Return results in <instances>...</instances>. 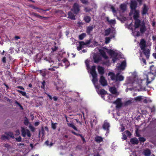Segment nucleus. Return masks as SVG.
Instances as JSON below:
<instances>
[{
    "label": "nucleus",
    "mask_w": 156,
    "mask_h": 156,
    "mask_svg": "<svg viewBox=\"0 0 156 156\" xmlns=\"http://www.w3.org/2000/svg\"><path fill=\"white\" fill-rule=\"evenodd\" d=\"M122 139L123 140H125L127 139V137L126 135L124 133H122Z\"/></svg>",
    "instance_id": "obj_53"
},
{
    "label": "nucleus",
    "mask_w": 156,
    "mask_h": 156,
    "mask_svg": "<svg viewBox=\"0 0 156 156\" xmlns=\"http://www.w3.org/2000/svg\"><path fill=\"white\" fill-rule=\"evenodd\" d=\"M84 20L87 23H89L91 20L90 17L88 16H85L84 18Z\"/></svg>",
    "instance_id": "obj_32"
},
{
    "label": "nucleus",
    "mask_w": 156,
    "mask_h": 156,
    "mask_svg": "<svg viewBox=\"0 0 156 156\" xmlns=\"http://www.w3.org/2000/svg\"><path fill=\"white\" fill-rule=\"evenodd\" d=\"M21 129L22 136L23 137H25L26 135L28 137H30L31 134L29 130L27 129H25L23 127H21Z\"/></svg>",
    "instance_id": "obj_9"
},
{
    "label": "nucleus",
    "mask_w": 156,
    "mask_h": 156,
    "mask_svg": "<svg viewBox=\"0 0 156 156\" xmlns=\"http://www.w3.org/2000/svg\"><path fill=\"white\" fill-rule=\"evenodd\" d=\"M133 99V101H138L142 102L143 101V99H144V96H139L136 97L134 98Z\"/></svg>",
    "instance_id": "obj_20"
},
{
    "label": "nucleus",
    "mask_w": 156,
    "mask_h": 156,
    "mask_svg": "<svg viewBox=\"0 0 156 156\" xmlns=\"http://www.w3.org/2000/svg\"><path fill=\"white\" fill-rule=\"evenodd\" d=\"M20 134V131L19 130H17L16 131V134L18 135Z\"/></svg>",
    "instance_id": "obj_59"
},
{
    "label": "nucleus",
    "mask_w": 156,
    "mask_h": 156,
    "mask_svg": "<svg viewBox=\"0 0 156 156\" xmlns=\"http://www.w3.org/2000/svg\"><path fill=\"white\" fill-rule=\"evenodd\" d=\"M139 141L141 142H144L146 140V139L143 137H140L139 138Z\"/></svg>",
    "instance_id": "obj_47"
},
{
    "label": "nucleus",
    "mask_w": 156,
    "mask_h": 156,
    "mask_svg": "<svg viewBox=\"0 0 156 156\" xmlns=\"http://www.w3.org/2000/svg\"><path fill=\"white\" fill-rule=\"evenodd\" d=\"M2 140L8 139V136L7 135H2Z\"/></svg>",
    "instance_id": "obj_50"
},
{
    "label": "nucleus",
    "mask_w": 156,
    "mask_h": 156,
    "mask_svg": "<svg viewBox=\"0 0 156 156\" xmlns=\"http://www.w3.org/2000/svg\"><path fill=\"white\" fill-rule=\"evenodd\" d=\"M103 129L107 131V133L105 135L107 136L108 133H109V128L110 127V125L109 123L107 122V121H104L103 124L102 126Z\"/></svg>",
    "instance_id": "obj_10"
},
{
    "label": "nucleus",
    "mask_w": 156,
    "mask_h": 156,
    "mask_svg": "<svg viewBox=\"0 0 156 156\" xmlns=\"http://www.w3.org/2000/svg\"><path fill=\"white\" fill-rule=\"evenodd\" d=\"M148 9V8L145 4L144 5V6L142 9V14L143 15H145L147 13V12Z\"/></svg>",
    "instance_id": "obj_25"
},
{
    "label": "nucleus",
    "mask_w": 156,
    "mask_h": 156,
    "mask_svg": "<svg viewBox=\"0 0 156 156\" xmlns=\"http://www.w3.org/2000/svg\"><path fill=\"white\" fill-rule=\"evenodd\" d=\"M113 103L116 105L117 108H119L122 105L121 99L120 98H118L116 101L113 102Z\"/></svg>",
    "instance_id": "obj_13"
},
{
    "label": "nucleus",
    "mask_w": 156,
    "mask_h": 156,
    "mask_svg": "<svg viewBox=\"0 0 156 156\" xmlns=\"http://www.w3.org/2000/svg\"><path fill=\"white\" fill-rule=\"evenodd\" d=\"M126 66V63L125 61H123L121 64L117 66V67L118 70H123L124 69Z\"/></svg>",
    "instance_id": "obj_14"
},
{
    "label": "nucleus",
    "mask_w": 156,
    "mask_h": 156,
    "mask_svg": "<svg viewBox=\"0 0 156 156\" xmlns=\"http://www.w3.org/2000/svg\"><path fill=\"white\" fill-rule=\"evenodd\" d=\"M110 91L113 94H115V97L119 94V93L117 92L116 88L115 87H111L109 89Z\"/></svg>",
    "instance_id": "obj_17"
},
{
    "label": "nucleus",
    "mask_w": 156,
    "mask_h": 156,
    "mask_svg": "<svg viewBox=\"0 0 156 156\" xmlns=\"http://www.w3.org/2000/svg\"><path fill=\"white\" fill-rule=\"evenodd\" d=\"M49 73V71L46 69H44L40 71V73L41 75L43 77L45 76Z\"/></svg>",
    "instance_id": "obj_27"
},
{
    "label": "nucleus",
    "mask_w": 156,
    "mask_h": 156,
    "mask_svg": "<svg viewBox=\"0 0 156 156\" xmlns=\"http://www.w3.org/2000/svg\"><path fill=\"white\" fill-rule=\"evenodd\" d=\"M143 154L145 156H149L151 154V152L149 149H146L144 151Z\"/></svg>",
    "instance_id": "obj_29"
},
{
    "label": "nucleus",
    "mask_w": 156,
    "mask_h": 156,
    "mask_svg": "<svg viewBox=\"0 0 156 156\" xmlns=\"http://www.w3.org/2000/svg\"><path fill=\"white\" fill-rule=\"evenodd\" d=\"M4 146L5 148H7L8 150H9L11 149L12 147L10 145L7 144H5L4 145Z\"/></svg>",
    "instance_id": "obj_42"
},
{
    "label": "nucleus",
    "mask_w": 156,
    "mask_h": 156,
    "mask_svg": "<svg viewBox=\"0 0 156 156\" xmlns=\"http://www.w3.org/2000/svg\"><path fill=\"white\" fill-rule=\"evenodd\" d=\"M5 134L8 136L14 138V136L13 134L11 132H6L5 133Z\"/></svg>",
    "instance_id": "obj_39"
},
{
    "label": "nucleus",
    "mask_w": 156,
    "mask_h": 156,
    "mask_svg": "<svg viewBox=\"0 0 156 156\" xmlns=\"http://www.w3.org/2000/svg\"><path fill=\"white\" fill-rule=\"evenodd\" d=\"M115 34V30L113 28H109L106 30L105 31V35H109L111 37H114Z\"/></svg>",
    "instance_id": "obj_7"
},
{
    "label": "nucleus",
    "mask_w": 156,
    "mask_h": 156,
    "mask_svg": "<svg viewBox=\"0 0 156 156\" xmlns=\"http://www.w3.org/2000/svg\"><path fill=\"white\" fill-rule=\"evenodd\" d=\"M45 144L48 146H49V142L48 141H47L45 142Z\"/></svg>",
    "instance_id": "obj_62"
},
{
    "label": "nucleus",
    "mask_w": 156,
    "mask_h": 156,
    "mask_svg": "<svg viewBox=\"0 0 156 156\" xmlns=\"http://www.w3.org/2000/svg\"><path fill=\"white\" fill-rule=\"evenodd\" d=\"M150 73L154 75H156V68L153 65H152L150 67Z\"/></svg>",
    "instance_id": "obj_26"
},
{
    "label": "nucleus",
    "mask_w": 156,
    "mask_h": 156,
    "mask_svg": "<svg viewBox=\"0 0 156 156\" xmlns=\"http://www.w3.org/2000/svg\"><path fill=\"white\" fill-rule=\"evenodd\" d=\"M56 88V89L59 91L61 90L60 89L64 87L63 86V84L62 81L60 80L57 79L55 81Z\"/></svg>",
    "instance_id": "obj_8"
},
{
    "label": "nucleus",
    "mask_w": 156,
    "mask_h": 156,
    "mask_svg": "<svg viewBox=\"0 0 156 156\" xmlns=\"http://www.w3.org/2000/svg\"><path fill=\"white\" fill-rule=\"evenodd\" d=\"M144 99H143V101L142 102L144 103H147L149 102H151V101L148 98H146L145 97H144Z\"/></svg>",
    "instance_id": "obj_37"
},
{
    "label": "nucleus",
    "mask_w": 156,
    "mask_h": 156,
    "mask_svg": "<svg viewBox=\"0 0 156 156\" xmlns=\"http://www.w3.org/2000/svg\"><path fill=\"white\" fill-rule=\"evenodd\" d=\"M18 91L23 96H26V93L25 92L22 91L20 90H18Z\"/></svg>",
    "instance_id": "obj_52"
},
{
    "label": "nucleus",
    "mask_w": 156,
    "mask_h": 156,
    "mask_svg": "<svg viewBox=\"0 0 156 156\" xmlns=\"http://www.w3.org/2000/svg\"><path fill=\"white\" fill-rule=\"evenodd\" d=\"M91 10V9L88 7H85L84 11L86 12H89Z\"/></svg>",
    "instance_id": "obj_51"
},
{
    "label": "nucleus",
    "mask_w": 156,
    "mask_h": 156,
    "mask_svg": "<svg viewBox=\"0 0 156 156\" xmlns=\"http://www.w3.org/2000/svg\"><path fill=\"white\" fill-rule=\"evenodd\" d=\"M98 69L99 73L101 74V76H103L104 73V68L100 66H98Z\"/></svg>",
    "instance_id": "obj_28"
},
{
    "label": "nucleus",
    "mask_w": 156,
    "mask_h": 156,
    "mask_svg": "<svg viewBox=\"0 0 156 156\" xmlns=\"http://www.w3.org/2000/svg\"><path fill=\"white\" fill-rule=\"evenodd\" d=\"M86 36L85 33H83L79 36V39L80 40H83Z\"/></svg>",
    "instance_id": "obj_36"
},
{
    "label": "nucleus",
    "mask_w": 156,
    "mask_h": 156,
    "mask_svg": "<svg viewBox=\"0 0 156 156\" xmlns=\"http://www.w3.org/2000/svg\"><path fill=\"white\" fill-rule=\"evenodd\" d=\"M95 66H92L90 69V73L92 76V82L96 89V91L98 94L101 95L102 98L104 99L105 100V97H107L109 99H110V98L113 97L112 95L107 94L106 92L104 89L99 90L100 85L96 84V83L97 82L98 80L97 78V74L95 71Z\"/></svg>",
    "instance_id": "obj_2"
},
{
    "label": "nucleus",
    "mask_w": 156,
    "mask_h": 156,
    "mask_svg": "<svg viewBox=\"0 0 156 156\" xmlns=\"http://www.w3.org/2000/svg\"><path fill=\"white\" fill-rule=\"evenodd\" d=\"M16 140L18 142H20L21 140V138L20 136H19L18 137L16 138Z\"/></svg>",
    "instance_id": "obj_55"
},
{
    "label": "nucleus",
    "mask_w": 156,
    "mask_h": 156,
    "mask_svg": "<svg viewBox=\"0 0 156 156\" xmlns=\"http://www.w3.org/2000/svg\"><path fill=\"white\" fill-rule=\"evenodd\" d=\"M108 52L112 57L113 62L115 63L117 59V56L118 54V51L115 50H110Z\"/></svg>",
    "instance_id": "obj_6"
},
{
    "label": "nucleus",
    "mask_w": 156,
    "mask_h": 156,
    "mask_svg": "<svg viewBox=\"0 0 156 156\" xmlns=\"http://www.w3.org/2000/svg\"><path fill=\"white\" fill-rule=\"evenodd\" d=\"M130 142L132 144H137L138 143V140L136 138L131 139Z\"/></svg>",
    "instance_id": "obj_35"
},
{
    "label": "nucleus",
    "mask_w": 156,
    "mask_h": 156,
    "mask_svg": "<svg viewBox=\"0 0 156 156\" xmlns=\"http://www.w3.org/2000/svg\"><path fill=\"white\" fill-rule=\"evenodd\" d=\"M68 126L70 127H72L73 129H74L76 131H77V129L76 128L75 126L72 123H67Z\"/></svg>",
    "instance_id": "obj_34"
},
{
    "label": "nucleus",
    "mask_w": 156,
    "mask_h": 156,
    "mask_svg": "<svg viewBox=\"0 0 156 156\" xmlns=\"http://www.w3.org/2000/svg\"><path fill=\"white\" fill-rule=\"evenodd\" d=\"M39 122H36L34 124V125L35 126H37L39 124Z\"/></svg>",
    "instance_id": "obj_63"
},
{
    "label": "nucleus",
    "mask_w": 156,
    "mask_h": 156,
    "mask_svg": "<svg viewBox=\"0 0 156 156\" xmlns=\"http://www.w3.org/2000/svg\"><path fill=\"white\" fill-rule=\"evenodd\" d=\"M34 15L35 16H37V17H39V18H42V16H39V15H37V14H36V13H34Z\"/></svg>",
    "instance_id": "obj_61"
},
{
    "label": "nucleus",
    "mask_w": 156,
    "mask_h": 156,
    "mask_svg": "<svg viewBox=\"0 0 156 156\" xmlns=\"http://www.w3.org/2000/svg\"><path fill=\"white\" fill-rule=\"evenodd\" d=\"M112 38L111 37V36L106 37L105 38V43L106 44L110 42V40Z\"/></svg>",
    "instance_id": "obj_38"
},
{
    "label": "nucleus",
    "mask_w": 156,
    "mask_h": 156,
    "mask_svg": "<svg viewBox=\"0 0 156 156\" xmlns=\"http://www.w3.org/2000/svg\"><path fill=\"white\" fill-rule=\"evenodd\" d=\"M108 76H110L112 80L115 81H122L124 79V77L119 73L115 75L113 73L110 72Z\"/></svg>",
    "instance_id": "obj_5"
},
{
    "label": "nucleus",
    "mask_w": 156,
    "mask_h": 156,
    "mask_svg": "<svg viewBox=\"0 0 156 156\" xmlns=\"http://www.w3.org/2000/svg\"><path fill=\"white\" fill-rule=\"evenodd\" d=\"M137 3L135 0H132L130 4V8L131 9V12H133V10H136L137 7Z\"/></svg>",
    "instance_id": "obj_12"
},
{
    "label": "nucleus",
    "mask_w": 156,
    "mask_h": 156,
    "mask_svg": "<svg viewBox=\"0 0 156 156\" xmlns=\"http://www.w3.org/2000/svg\"><path fill=\"white\" fill-rule=\"evenodd\" d=\"M120 8L123 11H125L126 8V5L125 4H122L120 5Z\"/></svg>",
    "instance_id": "obj_33"
},
{
    "label": "nucleus",
    "mask_w": 156,
    "mask_h": 156,
    "mask_svg": "<svg viewBox=\"0 0 156 156\" xmlns=\"http://www.w3.org/2000/svg\"><path fill=\"white\" fill-rule=\"evenodd\" d=\"M153 55L154 57L156 59V53H154L153 54Z\"/></svg>",
    "instance_id": "obj_64"
},
{
    "label": "nucleus",
    "mask_w": 156,
    "mask_h": 156,
    "mask_svg": "<svg viewBox=\"0 0 156 156\" xmlns=\"http://www.w3.org/2000/svg\"><path fill=\"white\" fill-rule=\"evenodd\" d=\"M47 95L49 97V98L51 100L53 98L55 101H56L58 99V97L56 96H54L53 98H52V97L48 94H47Z\"/></svg>",
    "instance_id": "obj_40"
},
{
    "label": "nucleus",
    "mask_w": 156,
    "mask_h": 156,
    "mask_svg": "<svg viewBox=\"0 0 156 156\" xmlns=\"http://www.w3.org/2000/svg\"><path fill=\"white\" fill-rule=\"evenodd\" d=\"M94 27L92 26H89L87 27L86 32L88 34H90L91 32L92 31Z\"/></svg>",
    "instance_id": "obj_31"
},
{
    "label": "nucleus",
    "mask_w": 156,
    "mask_h": 156,
    "mask_svg": "<svg viewBox=\"0 0 156 156\" xmlns=\"http://www.w3.org/2000/svg\"><path fill=\"white\" fill-rule=\"evenodd\" d=\"M81 2L84 4H87L88 2L87 0H80Z\"/></svg>",
    "instance_id": "obj_56"
},
{
    "label": "nucleus",
    "mask_w": 156,
    "mask_h": 156,
    "mask_svg": "<svg viewBox=\"0 0 156 156\" xmlns=\"http://www.w3.org/2000/svg\"><path fill=\"white\" fill-rule=\"evenodd\" d=\"M45 82V81L44 80L43 81L41 82V87L42 88L44 89Z\"/></svg>",
    "instance_id": "obj_49"
},
{
    "label": "nucleus",
    "mask_w": 156,
    "mask_h": 156,
    "mask_svg": "<svg viewBox=\"0 0 156 156\" xmlns=\"http://www.w3.org/2000/svg\"><path fill=\"white\" fill-rule=\"evenodd\" d=\"M68 18L72 20H75V16L71 12H69L68 13Z\"/></svg>",
    "instance_id": "obj_30"
},
{
    "label": "nucleus",
    "mask_w": 156,
    "mask_h": 156,
    "mask_svg": "<svg viewBox=\"0 0 156 156\" xmlns=\"http://www.w3.org/2000/svg\"><path fill=\"white\" fill-rule=\"evenodd\" d=\"M138 30L140 32V34L138 36H139L141 33H143L146 30V28L145 26L144 23L143 22H142L141 24H140V25L138 27Z\"/></svg>",
    "instance_id": "obj_11"
},
{
    "label": "nucleus",
    "mask_w": 156,
    "mask_h": 156,
    "mask_svg": "<svg viewBox=\"0 0 156 156\" xmlns=\"http://www.w3.org/2000/svg\"><path fill=\"white\" fill-rule=\"evenodd\" d=\"M133 102V99L132 98L124 102V105L125 106H128L131 105Z\"/></svg>",
    "instance_id": "obj_21"
},
{
    "label": "nucleus",
    "mask_w": 156,
    "mask_h": 156,
    "mask_svg": "<svg viewBox=\"0 0 156 156\" xmlns=\"http://www.w3.org/2000/svg\"><path fill=\"white\" fill-rule=\"evenodd\" d=\"M79 10L80 9L78 5L76 3L74 4L73 6L72 11H73L75 14H76L78 12Z\"/></svg>",
    "instance_id": "obj_15"
},
{
    "label": "nucleus",
    "mask_w": 156,
    "mask_h": 156,
    "mask_svg": "<svg viewBox=\"0 0 156 156\" xmlns=\"http://www.w3.org/2000/svg\"><path fill=\"white\" fill-rule=\"evenodd\" d=\"M44 60L50 63H53V60L51 58L46 57L44 59Z\"/></svg>",
    "instance_id": "obj_41"
},
{
    "label": "nucleus",
    "mask_w": 156,
    "mask_h": 156,
    "mask_svg": "<svg viewBox=\"0 0 156 156\" xmlns=\"http://www.w3.org/2000/svg\"><path fill=\"white\" fill-rule=\"evenodd\" d=\"M125 133H126V134L128 136H131V133L129 131H127V130L125 132Z\"/></svg>",
    "instance_id": "obj_54"
},
{
    "label": "nucleus",
    "mask_w": 156,
    "mask_h": 156,
    "mask_svg": "<svg viewBox=\"0 0 156 156\" xmlns=\"http://www.w3.org/2000/svg\"><path fill=\"white\" fill-rule=\"evenodd\" d=\"M125 128L124 126H121V132L125 130Z\"/></svg>",
    "instance_id": "obj_60"
},
{
    "label": "nucleus",
    "mask_w": 156,
    "mask_h": 156,
    "mask_svg": "<svg viewBox=\"0 0 156 156\" xmlns=\"http://www.w3.org/2000/svg\"><path fill=\"white\" fill-rule=\"evenodd\" d=\"M106 20L108 22L109 24L111 25H114L116 23V21L115 20H109L108 17L106 18Z\"/></svg>",
    "instance_id": "obj_22"
},
{
    "label": "nucleus",
    "mask_w": 156,
    "mask_h": 156,
    "mask_svg": "<svg viewBox=\"0 0 156 156\" xmlns=\"http://www.w3.org/2000/svg\"><path fill=\"white\" fill-rule=\"evenodd\" d=\"M24 122L25 125H27L28 124V119H25Z\"/></svg>",
    "instance_id": "obj_57"
},
{
    "label": "nucleus",
    "mask_w": 156,
    "mask_h": 156,
    "mask_svg": "<svg viewBox=\"0 0 156 156\" xmlns=\"http://www.w3.org/2000/svg\"><path fill=\"white\" fill-rule=\"evenodd\" d=\"M134 11L133 18L135 20V23L134 25V29L133 30V24L131 23L129 25H128L127 27L129 29L132 30V33L133 36L136 37H138L140 34V32L138 30V27L139 26L140 23V20L138 19L139 16V12L138 10H133Z\"/></svg>",
    "instance_id": "obj_3"
},
{
    "label": "nucleus",
    "mask_w": 156,
    "mask_h": 156,
    "mask_svg": "<svg viewBox=\"0 0 156 156\" xmlns=\"http://www.w3.org/2000/svg\"><path fill=\"white\" fill-rule=\"evenodd\" d=\"M99 81L101 85L103 86H105L107 85V81L103 76H101Z\"/></svg>",
    "instance_id": "obj_16"
},
{
    "label": "nucleus",
    "mask_w": 156,
    "mask_h": 156,
    "mask_svg": "<svg viewBox=\"0 0 156 156\" xmlns=\"http://www.w3.org/2000/svg\"><path fill=\"white\" fill-rule=\"evenodd\" d=\"M79 45L77 48V50L80 51L81 50L82 48H83L84 46L85 45V43L83 41H80L79 43Z\"/></svg>",
    "instance_id": "obj_23"
},
{
    "label": "nucleus",
    "mask_w": 156,
    "mask_h": 156,
    "mask_svg": "<svg viewBox=\"0 0 156 156\" xmlns=\"http://www.w3.org/2000/svg\"><path fill=\"white\" fill-rule=\"evenodd\" d=\"M2 61L4 63H5L6 62V61L5 57H4L2 58Z\"/></svg>",
    "instance_id": "obj_58"
},
{
    "label": "nucleus",
    "mask_w": 156,
    "mask_h": 156,
    "mask_svg": "<svg viewBox=\"0 0 156 156\" xmlns=\"http://www.w3.org/2000/svg\"><path fill=\"white\" fill-rule=\"evenodd\" d=\"M85 63L87 66V69L88 70H89V69H90L89 66V61L88 60H87L85 61Z\"/></svg>",
    "instance_id": "obj_43"
},
{
    "label": "nucleus",
    "mask_w": 156,
    "mask_h": 156,
    "mask_svg": "<svg viewBox=\"0 0 156 156\" xmlns=\"http://www.w3.org/2000/svg\"><path fill=\"white\" fill-rule=\"evenodd\" d=\"M52 66L53 67L52 68L51 67V68H49L48 70H51V71H53L55 70V68H58V67H56L54 66Z\"/></svg>",
    "instance_id": "obj_45"
},
{
    "label": "nucleus",
    "mask_w": 156,
    "mask_h": 156,
    "mask_svg": "<svg viewBox=\"0 0 156 156\" xmlns=\"http://www.w3.org/2000/svg\"><path fill=\"white\" fill-rule=\"evenodd\" d=\"M103 138L101 136H97L95 138V141L98 143H100L103 141Z\"/></svg>",
    "instance_id": "obj_24"
},
{
    "label": "nucleus",
    "mask_w": 156,
    "mask_h": 156,
    "mask_svg": "<svg viewBox=\"0 0 156 156\" xmlns=\"http://www.w3.org/2000/svg\"><path fill=\"white\" fill-rule=\"evenodd\" d=\"M72 133L74 134L75 135H77V136H80L81 138H82V140H84V137L83 136H82V135H81V134H77V133H76L75 132H73V131L72 132Z\"/></svg>",
    "instance_id": "obj_46"
},
{
    "label": "nucleus",
    "mask_w": 156,
    "mask_h": 156,
    "mask_svg": "<svg viewBox=\"0 0 156 156\" xmlns=\"http://www.w3.org/2000/svg\"><path fill=\"white\" fill-rule=\"evenodd\" d=\"M93 58L94 59V62L97 63L99 62L101 60L100 58L98 55L94 54L93 56Z\"/></svg>",
    "instance_id": "obj_19"
},
{
    "label": "nucleus",
    "mask_w": 156,
    "mask_h": 156,
    "mask_svg": "<svg viewBox=\"0 0 156 156\" xmlns=\"http://www.w3.org/2000/svg\"><path fill=\"white\" fill-rule=\"evenodd\" d=\"M155 75L151 73H149L148 75H145L147 79H141L136 76L133 78L128 77L126 80V83L127 84H132L134 87L137 88L139 91L146 90L145 88L143 87L142 85L145 83L147 87H149L148 85L154 80Z\"/></svg>",
    "instance_id": "obj_1"
},
{
    "label": "nucleus",
    "mask_w": 156,
    "mask_h": 156,
    "mask_svg": "<svg viewBox=\"0 0 156 156\" xmlns=\"http://www.w3.org/2000/svg\"><path fill=\"white\" fill-rule=\"evenodd\" d=\"M111 9L112 10V11L114 14V15L115 16H116V11L115 9L114 8L113 6L111 7Z\"/></svg>",
    "instance_id": "obj_44"
},
{
    "label": "nucleus",
    "mask_w": 156,
    "mask_h": 156,
    "mask_svg": "<svg viewBox=\"0 0 156 156\" xmlns=\"http://www.w3.org/2000/svg\"><path fill=\"white\" fill-rule=\"evenodd\" d=\"M96 49H98L99 52L102 55L103 57L105 60H107L108 59V56L106 55V53L103 50L101 49H98L96 48Z\"/></svg>",
    "instance_id": "obj_18"
},
{
    "label": "nucleus",
    "mask_w": 156,
    "mask_h": 156,
    "mask_svg": "<svg viewBox=\"0 0 156 156\" xmlns=\"http://www.w3.org/2000/svg\"><path fill=\"white\" fill-rule=\"evenodd\" d=\"M140 45L141 49L142 50V52L140 53V59L144 64H146V60L144 58L143 55H145L146 58L148 59L150 54V51L148 49L145 48L146 47V42L144 39H142L141 40Z\"/></svg>",
    "instance_id": "obj_4"
},
{
    "label": "nucleus",
    "mask_w": 156,
    "mask_h": 156,
    "mask_svg": "<svg viewBox=\"0 0 156 156\" xmlns=\"http://www.w3.org/2000/svg\"><path fill=\"white\" fill-rule=\"evenodd\" d=\"M57 123H51L52 128L54 129H55L56 128V125H57Z\"/></svg>",
    "instance_id": "obj_48"
}]
</instances>
